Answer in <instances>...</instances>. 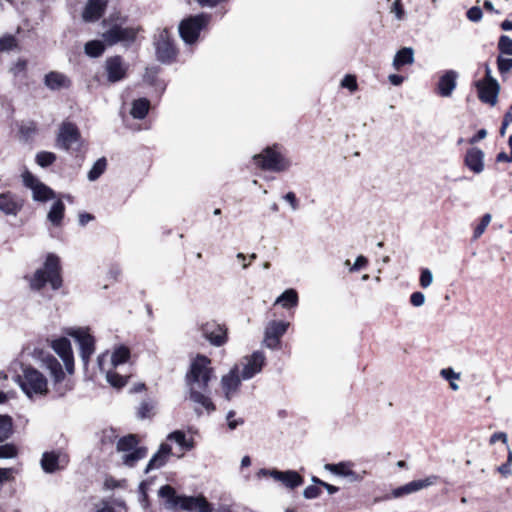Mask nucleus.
<instances>
[{"instance_id":"obj_1","label":"nucleus","mask_w":512,"mask_h":512,"mask_svg":"<svg viewBox=\"0 0 512 512\" xmlns=\"http://www.w3.org/2000/svg\"><path fill=\"white\" fill-rule=\"evenodd\" d=\"M207 356L197 355L191 362L186 374V382L190 390V399L201 405L207 412L215 410V406L207 395L208 384L211 380L213 369Z\"/></svg>"},{"instance_id":"obj_2","label":"nucleus","mask_w":512,"mask_h":512,"mask_svg":"<svg viewBox=\"0 0 512 512\" xmlns=\"http://www.w3.org/2000/svg\"><path fill=\"white\" fill-rule=\"evenodd\" d=\"M159 497L164 499L165 508L173 512L184 510L189 512H213V506L202 496H179L170 485H163L158 491Z\"/></svg>"},{"instance_id":"obj_3","label":"nucleus","mask_w":512,"mask_h":512,"mask_svg":"<svg viewBox=\"0 0 512 512\" xmlns=\"http://www.w3.org/2000/svg\"><path fill=\"white\" fill-rule=\"evenodd\" d=\"M103 40H91L85 44L84 51L90 57H98L105 51V45L112 46L119 42L129 45L134 42L136 34L132 28L114 24L102 35Z\"/></svg>"},{"instance_id":"obj_4","label":"nucleus","mask_w":512,"mask_h":512,"mask_svg":"<svg viewBox=\"0 0 512 512\" xmlns=\"http://www.w3.org/2000/svg\"><path fill=\"white\" fill-rule=\"evenodd\" d=\"M15 382L29 399L45 396L48 393L46 377L30 364H21L20 373L16 375Z\"/></svg>"},{"instance_id":"obj_5","label":"nucleus","mask_w":512,"mask_h":512,"mask_svg":"<svg viewBox=\"0 0 512 512\" xmlns=\"http://www.w3.org/2000/svg\"><path fill=\"white\" fill-rule=\"evenodd\" d=\"M49 283L53 290H58L62 286L60 259L55 254H48L44 267L35 271L30 280V286L34 290H41Z\"/></svg>"},{"instance_id":"obj_6","label":"nucleus","mask_w":512,"mask_h":512,"mask_svg":"<svg viewBox=\"0 0 512 512\" xmlns=\"http://www.w3.org/2000/svg\"><path fill=\"white\" fill-rule=\"evenodd\" d=\"M211 19L206 13L189 16L183 19L178 27L181 39L189 45L194 44L203 29H205Z\"/></svg>"},{"instance_id":"obj_7","label":"nucleus","mask_w":512,"mask_h":512,"mask_svg":"<svg viewBox=\"0 0 512 512\" xmlns=\"http://www.w3.org/2000/svg\"><path fill=\"white\" fill-rule=\"evenodd\" d=\"M257 166L263 170L282 172L290 167V162L276 150V147H267L260 154L253 156Z\"/></svg>"},{"instance_id":"obj_8","label":"nucleus","mask_w":512,"mask_h":512,"mask_svg":"<svg viewBox=\"0 0 512 512\" xmlns=\"http://www.w3.org/2000/svg\"><path fill=\"white\" fill-rule=\"evenodd\" d=\"M479 100L490 106H495L498 102L500 85L498 81L491 75L489 66H486L485 77L474 82Z\"/></svg>"},{"instance_id":"obj_9","label":"nucleus","mask_w":512,"mask_h":512,"mask_svg":"<svg viewBox=\"0 0 512 512\" xmlns=\"http://www.w3.org/2000/svg\"><path fill=\"white\" fill-rule=\"evenodd\" d=\"M22 182L26 188L32 191V199L35 202L43 203L56 198L55 191L28 170L22 173Z\"/></svg>"},{"instance_id":"obj_10","label":"nucleus","mask_w":512,"mask_h":512,"mask_svg":"<svg viewBox=\"0 0 512 512\" xmlns=\"http://www.w3.org/2000/svg\"><path fill=\"white\" fill-rule=\"evenodd\" d=\"M68 335L79 345L80 357L85 367L88 366L90 357L95 351V339L89 333L88 328H70Z\"/></svg>"},{"instance_id":"obj_11","label":"nucleus","mask_w":512,"mask_h":512,"mask_svg":"<svg viewBox=\"0 0 512 512\" xmlns=\"http://www.w3.org/2000/svg\"><path fill=\"white\" fill-rule=\"evenodd\" d=\"M81 140V134L77 125L71 121H63L58 130L56 142L57 146L66 151L78 145Z\"/></svg>"},{"instance_id":"obj_12","label":"nucleus","mask_w":512,"mask_h":512,"mask_svg":"<svg viewBox=\"0 0 512 512\" xmlns=\"http://www.w3.org/2000/svg\"><path fill=\"white\" fill-rule=\"evenodd\" d=\"M258 476H270L274 480L281 482L285 487L294 489L303 484V477L294 470L280 471L277 469L262 468L258 472Z\"/></svg>"},{"instance_id":"obj_13","label":"nucleus","mask_w":512,"mask_h":512,"mask_svg":"<svg viewBox=\"0 0 512 512\" xmlns=\"http://www.w3.org/2000/svg\"><path fill=\"white\" fill-rule=\"evenodd\" d=\"M68 463V455L60 450L44 452L40 461L41 468L48 474L65 469Z\"/></svg>"},{"instance_id":"obj_14","label":"nucleus","mask_w":512,"mask_h":512,"mask_svg":"<svg viewBox=\"0 0 512 512\" xmlns=\"http://www.w3.org/2000/svg\"><path fill=\"white\" fill-rule=\"evenodd\" d=\"M439 477L437 475H430L424 479L413 480L402 486L394 488L391 491V498H401L413 493H416L422 489L428 488L437 483Z\"/></svg>"},{"instance_id":"obj_15","label":"nucleus","mask_w":512,"mask_h":512,"mask_svg":"<svg viewBox=\"0 0 512 512\" xmlns=\"http://www.w3.org/2000/svg\"><path fill=\"white\" fill-rule=\"evenodd\" d=\"M265 361L266 357L262 351H255L250 356L244 357L242 360V379L249 380L260 373L265 365Z\"/></svg>"},{"instance_id":"obj_16","label":"nucleus","mask_w":512,"mask_h":512,"mask_svg":"<svg viewBox=\"0 0 512 512\" xmlns=\"http://www.w3.org/2000/svg\"><path fill=\"white\" fill-rule=\"evenodd\" d=\"M289 327L288 322L270 321L265 329L264 344L267 348L275 350L280 345L281 337Z\"/></svg>"},{"instance_id":"obj_17","label":"nucleus","mask_w":512,"mask_h":512,"mask_svg":"<svg viewBox=\"0 0 512 512\" xmlns=\"http://www.w3.org/2000/svg\"><path fill=\"white\" fill-rule=\"evenodd\" d=\"M459 73L455 70H446L440 76L435 85V93L443 98L452 96L457 87Z\"/></svg>"},{"instance_id":"obj_18","label":"nucleus","mask_w":512,"mask_h":512,"mask_svg":"<svg viewBox=\"0 0 512 512\" xmlns=\"http://www.w3.org/2000/svg\"><path fill=\"white\" fill-rule=\"evenodd\" d=\"M354 464L350 461H342L339 463H328L324 465V469L330 473L347 478L349 482H360L364 478L365 472L360 474L353 470Z\"/></svg>"},{"instance_id":"obj_19","label":"nucleus","mask_w":512,"mask_h":512,"mask_svg":"<svg viewBox=\"0 0 512 512\" xmlns=\"http://www.w3.org/2000/svg\"><path fill=\"white\" fill-rule=\"evenodd\" d=\"M24 200L17 194L7 191L0 193V211L8 216H17L22 210Z\"/></svg>"},{"instance_id":"obj_20","label":"nucleus","mask_w":512,"mask_h":512,"mask_svg":"<svg viewBox=\"0 0 512 512\" xmlns=\"http://www.w3.org/2000/svg\"><path fill=\"white\" fill-rule=\"evenodd\" d=\"M53 350L62 359L68 373L74 371V358L70 341L67 338H59L53 341Z\"/></svg>"},{"instance_id":"obj_21","label":"nucleus","mask_w":512,"mask_h":512,"mask_svg":"<svg viewBox=\"0 0 512 512\" xmlns=\"http://www.w3.org/2000/svg\"><path fill=\"white\" fill-rule=\"evenodd\" d=\"M242 380L243 379L237 365L234 366L228 374L222 377V389L227 400H231L234 394L238 391Z\"/></svg>"},{"instance_id":"obj_22","label":"nucleus","mask_w":512,"mask_h":512,"mask_svg":"<svg viewBox=\"0 0 512 512\" xmlns=\"http://www.w3.org/2000/svg\"><path fill=\"white\" fill-rule=\"evenodd\" d=\"M484 152L478 147L469 148L464 155V165L474 174H480L484 171Z\"/></svg>"},{"instance_id":"obj_23","label":"nucleus","mask_w":512,"mask_h":512,"mask_svg":"<svg viewBox=\"0 0 512 512\" xmlns=\"http://www.w3.org/2000/svg\"><path fill=\"white\" fill-rule=\"evenodd\" d=\"M156 54L160 61H171L176 56V48L169 38L168 32L164 30L156 43Z\"/></svg>"},{"instance_id":"obj_24","label":"nucleus","mask_w":512,"mask_h":512,"mask_svg":"<svg viewBox=\"0 0 512 512\" xmlns=\"http://www.w3.org/2000/svg\"><path fill=\"white\" fill-rule=\"evenodd\" d=\"M160 66H146L143 75L144 84L152 87L154 91L161 95L166 89V81L160 77Z\"/></svg>"},{"instance_id":"obj_25","label":"nucleus","mask_w":512,"mask_h":512,"mask_svg":"<svg viewBox=\"0 0 512 512\" xmlns=\"http://www.w3.org/2000/svg\"><path fill=\"white\" fill-rule=\"evenodd\" d=\"M203 336L214 346H222L227 341L226 329L221 325L212 323H206L202 327Z\"/></svg>"},{"instance_id":"obj_26","label":"nucleus","mask_w":512,"mask_h":512,"mask_svg":"<svg viewBox=\"0 0 512 512\" xmlns=\"http://www.w3.org/2000/svg\"><path fill=\"white\" fill-rule=\"evenodd\" d=\"M107 0H88L82 12V18L85 22L92 23L98 21L105 13Z\"/></svg>"},{"instance_id":"obj_27","label":"nucleus","mask_w":512,"mask_h":512,"mask_svg":"<svg viewBox=\"0 0 512 512\" xmlns=\"http://www.w3.org/2000/svg\"><path fill=\"white\" fill-rule=\"evenodd\" d=\"M171 454V445H169L168 443H161L158 451L151 457L148 464L146 465L144 473L148 474L152 470L162 468L167 463Z\"/></svg>"},{"instance_id":"obj_28","label":"nucleus","mask_w":512,"mask_h":512,"mask_svg":"<svg viewBox=\"0 0 512 512\" xmlns=\"http://www.w3.org/2000/svg\"><path fill=\"white\" fill-rule=\"evenodd\" d=\"M43 366L50 372L51 377L53 378L54 383L61 382L64 377V371L61 363L52 355H48L42 360Z\"/></svg>"},{"instance_id":"obj_29","label":"nucleus","mask_w":512,"mask_h":512,"mask_svg":"<svg viewBox=\"0 0 512 512\" xmlns=\"http://www.w3.org/2000/svg\"><path fill=\"white\" fill-rule=\"evenodd\" d=\"M65 216V204L61 199L56 200L50 207L47 213V220L54 227L62 225Z\"/></svg>"},{"instance_id":"obj_30","label":"nucleus","mask_w":512,"mask_h":512,"mask_svg":"<svg viewBox=\"0 0 512 512\" xmlns=\"http://www.w3.org/2000/svg\"><path fill=\"white\" fill-rule=\"evenodd\" d=\"M148 454V449L147 447L145 446H139L137 447L136 449H134L133 451H130L124 455H122L121 459H122V463L123 465L127 466V467H135L136 464L144 459Z\"/></svg>"},{"instance_id":"obj_31","label":"nucleus","mask_w":512,"mask_h":512,"mask_svg":"<svg viewBox=\"0 0 512 512\" xmlns=\"http://www.w3.org/2000/svg\"><path fill=\"white\" fill-rule=\"evenodd\" d=\"M45 84L52 90L67 88L70 84L69 79L62 73L50 72L45 76Z\"/></svg>"},{"instance_id":"obj_32","label":"nucleus","mask_w":512,"mask_h":512,"mask_svg":"<svg viewBox=\"0 0 512 512\" xmlns=\"http://www.w3.org/2000/svg\"><path fill=\"white\" fill-rule=\"evenodd\" d=\"M299 297L295 289H287L275 300V305H281L285 309L293 308L298 305Z\"/></svg>"},{"instance_id":"obj_33","label":"nucleus","mask_w":512,"mask_h":512,"mask_svg":"<svg viewBox=\"0 0 512 512\" xmlns=\"http://www.w3.org/2000/svg\"><path fill=\"white\" fill-rule=\"evenodd\" d=\"M139 447V439L135 434H128L118 439L116 443V450L122 455L133 451Z\"/></svg>"},{"instance_id":"obj_34","label":"nucleus","mask_w":512,"mask_h":512,"mask_svg":"<svg viewBox=\"0 0 512 512\" xmlns=\"http://www.w3.org/2000/svg\"><path fill=\"white\" fill-rule=\"evenodd\" d=\"M150 109V101L147 98H139L132 102L130 114L134 119H144Z\"/></svg>"},{"instance_id":"obj_35","label":"nucleus","mask_w":512,"mask_h":512,"mask_svg":"<svg viewBox=\"0 0 512 512\" xmlns=\"http://www.w3.org/2000/svg\"><path fill=\"white\" fill-rule=\"evenodd\" d=\"M130 358V350L124 345H120L114 349L110 356L111 364L114 368L126 363Z\"/></svg>"},{"instance_id":"obj_36","label":"nucleus","mask_w":512,"mask_h":512,"mask_svg":"<svg viewBox=\"0 0 512 512\" xmlns=\"http://www.w3.org/2000/svg\"><path fill=\"white\" fill-rule=\"evenodd\" d=\"M168 441H174L184 450H191L194 447L193 440H188L186 435L181 430H176L167 435Z\"/></svg>"},{"instance_id":"obj_37","label":"nucleus","mask_w":512,"mask_h":512,"mask_svg":"<svg viewBox=\"0 0 512 512\" xmlns=\"http://www.w3.org/2000/svg\"><path fill=\"white\" fill-rule=\"evenodd\" d=\"M414 50L411 47L401 48L394 56L392 64H413Z\"/></svg>"},{"instance_id":"obj_38","label":"nucleus","mask_w":512,"mask_h":512,"mask_svg":"<svg viewBox=\"0 0 512 512\" xmlns=\"http://www.w3.org/2000/svg\"><path fill=\"white\" fill-rule=\"evenodd\" d=\"M107 167V160L106 158L102 157L99 158L92 166V168L89 170L87 174V178L89 181H96L106 170Z\"/></svg>"},{"instance_id":"obj_39","label":"nucleus","mask_w":512,"mask_h":512,"mask_svg":"<svg viewBox=\"0 0 512 512\" xmlns=\"http://www.w3.org/2000/svg\"><path fill=\"white\" fill-rule=\"evenodd\" d=\"M107 79L110 83H116L126 76L125 66H105Z\"/></svg>"},{"instance_id":"obj_40","label":"nucleus","mask_w":512,"mask_h":512,"mask_svg":"<svg viewBox=\"0 0 512 512\" xmlns=\"http://www.w3.org/2000/svg\"><path fill=\"white\" fill-rule=\"evenodd\" d=\"M12 419L8 415H0V442L7 440L12 434Z\"/></svg>"},{"instance_id":"obj_41","label":"nucleus","mask_w":512,"mask_h":512,"mask_svg":"<svg viewBox=\"0 0 512 512\" xmlns=\"http://www.w3.org/2000/svg\"><path fill=\"white\" fill-rule=\"evenodd\" d=\"M18 50V40L12 34H5L0 38V52H11Z\"/></svg>"},{"instance_id":"obj_42","label":"nucleus","mask_w":512,"mask_h":512,"mask_svg":"<svg viewBox=\"0 0 512 512\" xmlns=\"http://www.w3.org/2000/svg\"><path fill=\"white\" fill-rule=\"evenodd\" d=\"M55 160L56 155L53 152L48 151L38 152L35 157L36 163L43 168L52 165L55 162Z\"/></svg>"},{"instance_id":"obj_43","label":"nucleus","mask_w":512,"mask_h":512,"mask_svg":"<svg viewBox=\"0 0 512 512\" xmlns=\"http://www.w3.org/2000/svg\"><path fill=\"white\" fill-rule=\"evenodd\" d=\"M106 379L111 386L115 388H122L126 385L128 378L114 371H106Z\"/></svg>"},{"instance_id":"obj_44","label":"nucleus","mask_w":512,"mask_h":512,"mask_svg":"<svg viewBox=\"0 0 512 512\" xmlns=\"http://www.w3.org/2000/svg\"><path fill=\"white\" fill-rule=\"evenodd\" d=\"M344 265L349 267V272L354 273L366 268L368 259L364 255H359L352 265L349 260H346Z\"/></svg>"},{"instance_id":"obj_45","label":"nucleus","mask_w":512,"mask_h":512,"mask_svg":"<svg viewBox=\"0 0 512 512\" xmlns=\"http://www.w3.org/2000/svg\"><path fill=\"white\" fill-rule=\"evenodd\" d=\"M153 409H154V404L152 401H149V400L142 401L137 410V417L139 419L150 418L152 416Z\"/></svg>"},{"instance_id":"obj_46","label":"nucleus","mask_w":512,"mask_h":512,"mask_svg":"<svg viewBox=\"0 0 512 512\" xmlns=\"http://www.w3.org/2000/svg\"><path fill=\"white\" fill-rule=\"evenodd\" d=\"M492 219L491 214L486 213L482 216L480 223L475 227L473 238L478 239L486 230Z\"/></svg>"},{"instance_id":"obj_47","label":"nucleus","mask_w":512,"mask_h":512,"mask_svg":"<svg viewBox=\"0 0 512 512\" xmlns=\"http://www.w3.org/2000/svg\"><path fill=\"white\" fill-rule=\"evenodd\" d=\"M498 49L501 54L512 55V39L507 35H501L498 41Z\"/></svg>"},{"instance_id":"obj_48","label":"nucleus","mask_w":512,"mask_h":512,"mask_svg":"<svg viewBox=\"0 0 512 512\" xmlns=\"http://www.w3.org/2000/svg\"><path fill=\"white\" fill-rule=\"evenodd\" d=\"M17 455V448L13 444H4L0 445V458L1 459H9L13 458Z\"/></svg>"},{"instance_id":"obj_49","label":"nucleus","mask_w":512,"mask_h":512,"mask_svg":"<svg viewBox=\"0 0 512 512\" xmlns=\"http://www.w3.org/2000/svg\"><path fill=\"white\" fill-rule=\"evenodd\" d=\"M433 282V274L430 269L422 268L419 283L422 288H428Z\"/></svg>"},{"instance_id":"obj_50","label":"nucleus","mask_w":512,"mask_h":512,"mask_svg":"<svg viewBox=\"0 0 512 512\" xmlns=\"http://www.w3.org/2000/svg\"><path fill=\"white\" fill-rule=\"evenodd\" d=\"M341 87L348 89L350 92H354L357 90V80L354 75L347 74L342 80H341Z\"/></svg>"},{"instance_id":"obj_51","label":"nucleus","mask_w":512,"mask_h":512,"mask_svg":"<svg viewBox=\"0 0 512 512\" xmlns=\"http://www.w3.org/2000/svg\"><path fill=\"white\" fill-rule=\"evenodd\" d=\"M466 16L471 22L476 23L482 19L483 12L479 6H473L467 11Z\"/></svg>"},{"instance_id":"obj_52","label":"nucleus","mask_w":512,"mask_h":512,"mask_svg":"<svg viewBox=\"0 0 512 512\" xmlns=\"http://www.w3.org/2000/svg\"><path fill=\"white\" fill-rule=\"evenodd\" d=\"M321 495V488L316 485H309L303 491V496L306 499H316Z\"/></svg>"},{"instance_id":"obj_53","label":"nucleus","mask_w":512,"mask_h":512,"mask_svg":"<svg viewBox=\"0 0 512 512\" xmlns=\"http://www.w3.org/2000/svg\"><path fill=\"white\" fill-rule=\"evenodd\" d=\"M410 303L414 307H421L425 303V295L420 291L413 292L410 295Z\"/></svg>"},{"instance_id":"obj_54","label":"nucleus","mask_w":512,"mask_h":512,"mask_svg":"<svg viewBox=\"0 0 512 512\" xmlns=\"http://www.w3.org/2000/svg\"><path fill=\"white\" fill-rule=\"evenodd\" d=\"M283 199L289 203V205L291 206V209L293 211H296L298 210L299 208V202H298V199L296 197V194L294 192H288L286 193L284 196H283Z\"/></svg>"},{"instance_id":"obj_55","label":"nucleus","mask_w":512,"mask_h":512,"mask_svg":"<svg viewBox=\"0 0 512 512\" xmlns=\"http://www.w3.org/2000/svg\"><path fill=\"white\" fill-rule=\"evenodd\" d=\"M440 375L449 382L460 378V374L456 373L452 368L442 369Z\"/></svg>"},{"instance_id":"obj_56","label":"nucleus","mask_w":512,"mask_h":512,"mask_svg":"<svg viewBox=\"0 0 512 512\" xmlns=\"http://www.w3.org/2000/svg\"><path fill=\"white\" fill-rule=\"evenodd\" d=\"M20 131L26 137H30L36 133L37 127L34 122H29L27 124H23L20 128Z\"/></svg>"},{"instance_id":"obj_57","label":"nucleus","mask_w":512,"mask_h":512,"mask_svg":"<svg viewBox=\"0 0 512 512\" xmlns=\"http://www.w3.org/2000/svg\"><path fill=\"white\" fill-rule=\"evenodd\" d=\"M497 441H502L503 443H507L508 441V437H507V434L504 433V432H495L494 434L491 435L490 437V440H489V443L491 445L495 444Z\"/></svg>"},{"instance_id":"obj_58","label":"nucleus","mask_w":512,"mask_h":512,"mask_svg":"<svg viewBox=\"0 0 512 512\" xmlns=\"http://www.w3.org/2000/svg\"><path fill=\"white\" fill-rule=\"evenodd\" d=\"M94 218H95L94 215L87 213V212H82V213H79V215H78V223L80 226H85L90 221L94 220Z\"/></svg>"},{"instance_id":"obj_59","label":"nucleus","mask_w":512,"mask_h":512,"mask_svg":"<svg viewBox=\"0 0 512 512\" xmlns=\"http://www.w3.org/2000/svg\"><path fill=\"white\" fill-rule=\"evenodd\" d=\"M486 136H487V130L486 129H480V130H478V132L474 136H472L468 140V142H469V144L474 145L477 142H479V141L483 140L484 138H486Z\"/></svg>"},{"instance_id":"obj_60","label":"nucleus","mask_w":512,"mask_h":512,"mask_svg":"<svg viewBox=\"0 0 512 512\" xmlns=\"http://www.w3.org/2000/svg\"><path fill=\"white\" fill-rule=\"evenodd\" d=\"M497 471L505 477H508L512 474L511 465H509V463H504V464L500 465L497 468Z\"/></svg>"},{"instance_id":"obj_61","label":"nucleus","mask_w":512,"mask_h":512,"mask_svg":"<svg viewBox=\"0 0 512 512\" xmlns=\"http://www.w3.org/2000/svg\"><path fill=\"white\" fill-rule=\"evenodd\" d=\"M390 83L394 86H399L403 83L404 77L398 74H391L388 77Z\"/></svg>"},{"instance_id":"obj_62","label":"nucleus","mask_w":512,"mask_h":512,"mask_svg":"<svg viewBox=\"0 0 512 512\" xmlns=\"http://www.w3.org/2000/svg\"><path fill=\"white\" fill-rule=\"evenodd\" d=\"M244 424L243 418L231 419V421H227V425L229 430H235L238 426Z\"/></svg>"},{"instance_id":"obj_63","label":"nucleus","mask_w":512,"mask_h":512,"mask_svg":"<svg viewBox=\"0 0 512 512\" xmlns=\"http://www.w3.org/2000/svg\"><path fill=\"white\" fill-rule=\"evenodd\" d=\"M497 162H512V154L508 155L506 152H500L496 156Z\"/></svg>"},{"instance_id":"obj_64","label":"nucleus","mask_w":512,"mask_h":512,"mask_svg":"<svg viewBox=\"0 0 512 512\" xmlns=\"http://www.w3.org/2000/svg\"><path fill=\"white\" fill-rule=\"evenodd\" d=\"M321 487L325 488L330 495H333L339 491V488L337 486L331 485L327 482H323Z\"/></svg>"}]
</instances>
